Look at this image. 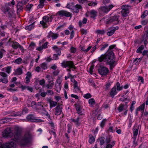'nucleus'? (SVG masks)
Returning a JSON list of instances; mask_svg holds the SVG:
<instances>
[{"instance_id":"0e129e2a","label":"nucleus","mask_w":148,"mask_h":148,"mask_svg":"<svg viewBox=\"0 0 148 148\" xmlns=\"http://www.w3.org/2000/svg\"><path fill=\"white\" fill-rule=\"evenodd\" d=\"M89 6H90L92 7L95 6L97 5V3L96 2H91L88 4Z\"/></svg>"},{"instance_id":"4468645a","label":"nucleus","mask_w":148,"mask_h":148,"mask_svg":"<svg viewBox=\"0 0 148 148\" xmlns=\"http://www.w3.org/2000/svg\"><path fill=\"white\" fill-rule=\"evenodd\" d=\"M62 108L61 106H57L55 109V114L57 115H60L62 112Z\"/></svg>"},{"instance_id":"c756f323","label":"nucleus","mask_w":148,"mask_h":148,"mask_svg":"<svg viewBox=\"0 0 148 148\" xmlns=\"http://www.w3.org/2000/svg\"><path fill=\"white\" fill-rule=\"evenodd\" d=\"M10 9V8L9 7L5 5L4 7L2 8V9L4 13H6L7 12L9 13Z\"/></svg>"},{"instance_id":"3c124183","label":"nucleus","mask_w":148,"mask_h":148,"mask_svg":"<svg viewBox=\"0 0 148 148\" xmlns=\"http://www.w3.org/2000/svg\"><path fill=\"white\" fill-rule=\"evenodd\" d=\"M50 107H54L57 104V102L53 101H49Z\"/></svg>"},{"instance_id":"79ce46f5","label":"nucleus","mask_w":148,"mask_h":148,"mask_svg":"<svg viewBox=\"0 0 148 148\" xmlns=\"http://www.w3.org/2000/svg\"><path fill=\"white\" fill-rule=\"evenodd\" d=\"M99 140L100 142V145H102L106 144L105 138L101 137L99 138Z\"/></svg>"},{"instance_id":"0eeeda50","label":"nucleus","mask_w":148,"mask_h":148,"mask_svg":"<svg viewBox=\"0 0 148 148\" xmlns=\"http://www.w3.org/2000/svg\"><path fill=\"white\" fill-rule=\"evenodd\" d=\"M119 16L118 15H115L111 17L110 19L108 21V23H113L114 24H117L119 22Z\"/></svg>"},{"instance_id":"7ed1b4c3","label":"nucleus","mask_w":148,"mask_h":148,"mask_svg":"<svg viewBox=\"0 0 148 148\" xmlns=\"http://www.w3.org/2000/svg\"><path fill=\"white\" fill-rule=\"evenodd\" d=\"M61 65L63 67H69V69H67L66 70L69 72H71V69L73 71H74L76 69V67L72 61H63L61 63Z\"/></svg>"},{"instance_id":"cd10ccee","label":"nucleus","mask_w":148,"mask_h":148,"mask_svg":"<svg viewBox=\"0 0 148 148\" xmlns=\"http://www.w3.org/2000/svg\"><path fill=\"white\" fill-rule=\"evenodd\" d=\"M23 5L20 2H18L17 5V10L18 12H20L23 8Z\"/></svg>"},{"instance_id":"473e14b6","label":"nucleus","mask_w":148,"mask_h":148,"mask_svg":"<svg viewBox=\"0 0 148 148\" xmlns=\"http://www.w3.org/2000/svg\"><path fill=\"white\" fill-rule=\"evenodd\" d=\"M87 21V19L86 18H84L82 22L81 21H79V25L80 27H81L82 26V24H85L86 23Z\"/></svg>"},{"instance_id":"a878e982","label":"nucleus","mask_w":148,"mask_h":148,"mask_svg":"<svg viewBox=\"0 0 148 148\" xmlns=\"http://www.w3.org/2000/svg\"><path fill=\"white\" fill-rule=\"evenodd\" d=\"M106 144L110 143L112 141H114L112 139V136H108L105 138Z\"/></svg>"},{"instance_id":"c85d7f7f","label":"nucleus","mask_w":148,"mask_h":148,"mask_svg":"<svg viewBox=\"0 0 148 148\" xmlns=\"http://www.w3.org/2000/svg\"><path fill=\"white\" fill-rule=\"evenodd\" d=\"M43 103L42 102H38L36 104V109H40L43 108Z\"/></svg>"},{"instance_id":"c9c22d12","label":"nucleus","mask_w":148,"mask_h":148,"mask_svg":"<svg viewBox=\"0 0 148 148\" xmlns=\"http://www.w3.org/2000/svg\"><path fill=\"white\" fill-rule=\"evenodd\" d=\"M41 70L43 71L46 69L47 68V65L45 63H43L40 65Z\"/></svg>"},{"instance_id":"338daca9","label":"nucleus","mask_w":148,"mask_h":148,"mask_svg":"<svg viewBox=\"0 0 148 148\" xmlns=\"http://www.w3.org/2000/svg\"><path fill=\"white\" fill-rule=\"evenodd\" d=\"M133 137L136 138L138 134V130H134L133 132Z\"/></svg>"},{"instance_id":"6e6552de","label":"nucleus","mask_w":148,"mask_h":148,"mask_svg":"<svg viewBox=\"0 0 148 148\" xmlns=\"http://www.w3.org/2000/svg\"><path fill=\"white\" fill-rule=\"evenodd\" d=\"M14 142L11 141L5 143L2 147L1 143L0 142V148H14Z\"/></svg>"},{"instance_id":"37998d69","label":"nucleus","mask_w":148,"mask_h":148,"mask_svg":"<svg viewBox=\"0 0 148 148\" xmlns=\"http://www.w3.org/2000/svg\"><path fill=\"white\" fill-rule=\"evenodd\" d=\"M15 1L14 0H12L11 1L9 2L8 3H6L5 5L9 7V6H12V7H13L14 5L15 4Z\"/></svg>"},{"instance_id":"dca6fc26","label":"nucleus","mask_w":148,"mask_h":148,"mask_svg":"<svg viewBox=\"0 0 148 148\" xmlns=\"http://www.w3.org/2000/svg\"><path fill=\"white\" fill-rule=\"evenodd\" d=\"M117 93L116 89V86H114V87L111 90L110 92V96L113 98Z\"/></svg>"},{"instance_id":"9d476101","label":"nucleus","mask_w":148,"mask_h":148,"mask_svg":"<svg viewBox=\"0 0 148 148\" xmlns=\"http://www.w3.org/2000/svg\"><path fill=\"white\" fill-rule=\"evenodd\" d=\"M114 6V5L112 4H110L108 6H103L100 7V10L103 12L107 13L113 8Z\"/></svg>"},{"instance_id":"20e7f679","label":"nucleus","mask_w":148,"mask_h":148,"mask_svg":"<svg viewBox=\"0 0 148 148\" xmlns=\"http://www.w3.org/2000/svg\"><path fill=\"white\" fill-rule=\"evenodd\" d=\"M99 73L103 76H105L107 75L109 72L108 69L103 66H101L98 69Z\"/></svg>"},{"instance_id":"39448f33","label":"nucleus","mask_w":148,"mask_h":148,"mask_svg":"<svg viewBox=\"0 0 148 148\" xmlns=\"http://www.w3.org/2000/svg\"><path fill=\"white\" fill-rule=\"evenodd\" d=\"M49 21V17L48 16H45L43 17L42 20L40 21V23L42 25L43 27L45 28L48 26Z\"/></svg>"},{"instance_id":"72a5a7b5","label":"nucleus","mask_w":148,"mask_h":148,"mask_svg":"<svg viewBox=\"0 0 148 148\" xmlns=\"http://www.w3.org/2000/svg\"><path fill=\"white\" fill-rule=\"evenodd\" d=\"M115 144L114 141H112L111 143H110L106 144L107 145L106 148H112L114 145Z\"/></svg>"},{"instance_id":"bf43d9fd","label":"nucleus","mask_w":148,"mask_h":148,"mask_svg":"<svg viewBox=\"0 0 148 148\" xmlns=\"http://www.w3.org/2000/svg\"><path fill=\"white\" fill-rule=\"evenodd\" d=\"M76 51V48L73 47H71L70 48V52L71 53H75Z\"/></svg>"},{"instance_id":"052dcab7","label":"nucleus","mask_w":148,"mask_h":148,"mask_svg":"<svg viewBox=\"0 0 148 148\" xmlns=\"http://www.w3.org/2000/svg\"><path fill=\"white\" fill-rule=\"evenodd\" d=\"M5 51L3 49H2L0 51V58H1L3 56V55L5 53Z\"/></svg>"},{"instance_id":"b1692460","label":"nucleus","mask_w":148,"mask_h":148,"mask_svg":"<svg viewBox=\"0 0 148 148\" xmlns=\"http://www.w3.org/2000/svg\"><path fill=\"white\" fill-rule=\"evenodd\" d=\"M47 42H46L45 43H44L41 47H40L36 48V50L39 51H40L41 50L45 49L47 48V45L48 44Z\"/></svg>"},{"instance_id":"7c9ffc66","label":"nucleus","mask_w":148,"mask_h":148,"mask_svg":"<svg viewBox=\"0 0 148 148\" xmlns=\"http://www.w3.org/2000/svg\"><path fill=\"white\" fill-rule=\"evenodd\" d=\"M34 23L30 25H29L25 27V29L26 30L28 31L31 30L32 29H34Z\"/></svg>"},{"instance_id":"6ab92c4d","label":"nucleus","mask_w":148,"mask_h":148,"mask_svg":"<svg viewBox=\"0 0 148 148\" xmlns=\"http://www.w3.org/2000/svg\"><path fill=\"white\" fill-rule=\"evenodd\" d=\"M23 128L18 125H16L9 126L5 130H22Z\"/></svg>"},{"instance_id":"6e6d98bb","label":"nucleus","mask_w":148,"mask_h":148,"mask_svg":"<svg viewBox=\"0 0 148 148\" xmlns=\"http://www.w3.org/2000/svg\"><path fill=\"white\" fill-rule=\"evenodd\" d=\"M148 14V11L147 10H145L143 14L141 16V18H144Z\"/></svg>"},{"instance_id":"4d7b16f0","label":"nucleus","mask_w":148,"mask_h":148,"mask_svg":"<svg viewBox=\"0 0 148 148\" xmlns=\"http://www.w3.org/2000/svg\"><path fill=\"white\" fill-rule=\"evenodd\" d=\"M22 61V59L20 58H19L15 60L14 62L18 64H20Z\"/></svg>"},{"instance_id":"f8f14e48","label":"nucleus","mask_w":148,"mask_h":148,"mask_svg":"<svg viewBox=\"0 0 148 148\" xmlns=\"http://www.w3.org/2000/svg\"><path fill=\"white\" fill-rule=\"evenodd\" d=\"M0 75L2 77V78H1L2 82L4 84H7L8 82L7 75L4 72H1Z\"/></svg>"},{"instance_id":"bb28decb","label":"nucleus","mask_w":148,"mask_h":148,"mask_svg":"<svg viewBox=\"0 0 148 148\" xmlns=\"http://www.w3.org/2000/svg\"><path fill=\"white\" fill-rule=\"evenodd\" d=\"M53 49L58 53V55H61V49L59 48L57 46H55L52 47Z\"/></svg>"},{"instance_id":"680f3d73","label":"nucleus","mask_w":148,"mask_h":148,"mask_svg":"<svg viewBox=\"0 0 148 148\" xmlns=\"http://www.w3.org/2000/svg\"><path fill=\"white\" fill-rule=\"evenodd\" d=\"M106 119H104L101 122L100 124V126L101 127V129L103 128L106 122Z\"/></svg>"},{"instance_id":"8fccbe9b","label":"nucleus","mask_w":148,"mask_h":148,"mask_svg":"<svg viewBox=\"0 0 148 148\" xmlns=\"http://www.w3.org/2000/svg\"><path fill=\"white\" fill-rule=\"evenodd\" d=\"M130 7L126 5H123L121 6V9L122 10H127L129 11V8Z\"/></svg>"},{"instance_id":"5fc2aeb1","label":"nucleus","mask_w":148,"mask_h":148,"mask_svg":"<svg viewBox=\"0 0 148 148\" xmlns=\"http://www.w3.org/2000/svg\"><path fill=\"white\" fill-rule=\"evenodd\" d=\"M89 103L92 106L95 103V100L94 99H90L88 101Z\"/></svg>"},{"instance_id":"de8ad7c7","label":"nucleus","mask_w":148,"mask_h":148,"mask_svg":"<svg viewBox=\"0 0 148 148\" xmlns=\"http://www.w3.org/2000/svg\"><path fill=\"white\" fill-rule=\"evenodd\" d=\"M35 47V44L33 42H31L29 46V49L31 50L34 49Z\"/></svg>"},{"instance_id":"2eb2a0df","label":"nucleus","mask_w":148,"mask_h":148,"mask_svg":"<svg viewBox=\"0 0 148 148\" xmlns=\"http://www.w3.org/2000/svg\"><path fill=\"white\" fill-rule=\"evenodd\" d=\"M13 119L12 117L5 118L3 119L0 120V125L4 124L10 121Z\"/></svg>"},{"instance_id":"69168bd1","label":"nucleus","mask_w":148,"mask_h":148,"mask_svg":"<svg viewBox=\"0 0 148 148\" xmlns=\"http://www.w3.org/2000/svg\"><path fill=\"white\" fill-rule=\"evenodd\" d=\"M112 83L111 82H108L106 84V90H108L110 87Z\"/></svg>"},{"instance_id":"49530a36","label":"nucleus","mask_w":148,"mask_h":148,"mask_svg":"<svg viewBox=\"0 0 148 148\" xmlns=\"http://www.w3.org/2000/svg\"><path fill=\"white\" fill-rule=\"evenodd\" d=\"M144 48V46L143 45H142L139 47L137 49L136 51V52L137 53H142V52L141 51L143 50Z\"/></svg>"},{"instance_id":"a211bd4d","label":"nucleus","mask_w":148,"mask_h":148,"mask_svg":"<svg viewBox=\"0 0 148 148\" xmlns=\"http://www.w3.org/2000/svg\"><path fill=\"white\" fill-rule=\"evenodd\" d=\"M82 9V7L81 5L77 4L74 5L72 10L75 13H77L79 12V10H80Z\"/></svg>"},{"instance_id":"a19ab883","label":"nucleus","mask_w":148,"mask_h":148,"mask_svg":"<svg viewBox=\"0 0 148 148\" xmlns=\"http://www.w3.org/2000/svg\"><path fill=\"white\" fill-rule=\"evenodd\" d=\"M115 30V28H112L111 30L108 31L107 33V35L109 36H112L114 33Z\"/></svg>"},{"instance_id":"09e8293b","label":"nucleus","mask_w":148,"mask_h":148,"mask_svg":"<svg viewBox=\"0 0 148 148\" xmlns=\"http://www.w3.org/2000/svg\"><path fill=\"white\" fill-rule=\"evenodd\" d=\"M96 33L97 34L103 35L105 34V31L104 30L98 29L96 31Z\"/></svg>"},{"instance_id":"a18cd8bd","label":"nucleus","mask_w":148,"mask_h":148,"mask_svg":"<svg viewBox=\"0 0 148 148\" xmlns=\"http://www.w3.org/2000/svg\"><path fill=\"white\" fill-rule=\"evenodd\" d=\"M129 12V11L127 10H122L121 11L122 15L124 17H126L128 15Z\"/></svg>"},{"instance_id":"c03bdc74","label":"nucleus","mask_w":148,"mask_h":148,"mask_svg":"<svg viewBox=\"0 0 148 148\" xmlns=\"http://www.w3.org/2000/svg\"><path fill=\"white\" fill-rule=\"evenodd\" d=\"M116 88L117 90L118 91H120L123 88V87L122 86H120V84L119 82H118L116 83Z\"/></svg>"},{"instance_id":"9b49d317","label":"nucleus","mask_w":148,"mask_h":148,"mask_svg":"<svg viewBox=\"0 0 148 148\" xmlns=\"http://www.w3.org/2000/svg\"><path fill=\"white\" fill-rule=\"evenodd\" d=\"M76 107V110L78 114L79 115H84V110L83 109L81 106L79 105H75Z\"/></svg>"},{"instance_id":"ea45409f","label":"nucleus","mask_w":148,"mask_h":148,"mask_svg":"<svg viewBox=\"0 0 148 148\" xmlns=\"http://www.w3.org/2000/svg\"><path fill=\"white\" fill-rule=\"evenodd\" d=\"M79 119L80 118L78 117L75 119H73L72 121L74 122L75 124L78 125H79L80 123Z\"/></svg>"},{"instance_id":"864d4df0","label":"nucleus","mask_w":148,"mask_h":148,"mask_svg":"<svg viewBox=\"0 0 148 148\" xmlns=\"http://www.w3.org/2000/svg\"><path fill=\"white\" fill-rule=\"evenodd\" d=\"M90 138L89 140V142L90 143H92L95 141V139L92 135L89 136Z\"/></svg>"},{"instance_id":"423d86ee","label":"nucleus","mask_w":148,"mask_h":148,"mask_svg":"<svg viewBox=\"0 0 148 148\" xmlns=\"http://www.w3.org/2000/svg\"><path fill=\"white\" fill-rule=\"evenodd\" d=\"M27 118L28 121L32 122H40L44 121L43 120L41 119H39L35 117L32 115H28L27 116Z\"/></svg>"},{"instance_id":"58836bf2","label":"nucleus","mask_w":148,"mask_h":148,"mask_svg":"<svg viewBox=\"0 0 148 148\" xmlns=\"http://www.w3.org/2000/svg\"><path fill=\"white\" fill-rule=\"evenodd\" d=\"M148 39V35H144L143 37V41H144V44L145 46L147 45L148 43L147 40Z\"/></svg>"},{"instance_id":"5701e85b","label":"nucleus","mask_w":148,"mask_h":148,"mask_svg":"<svg viewBox=\"0 0 148 148\" xmlns=\"http://www.w3.org/2000/svg\"><path fill=\"white\" fill-rule=\"evenodd\" d=\"M89 15L91 18H94L97 15V12L95 10H91L89 12Z\"/></svg>"},{"instance_id":"e2e57ef3","label":"nucleus","mask_w":148,"mask_h":148,"mask_svg":"<svg viewBox=\"0 0 148 148\" xmlns=\"http://www.w3.org/2000/svg\"><path fill=\"white\" fill-rule=\"evenodd\" d=\"M84 97L86 99H88L91 97V95L90 93H87L84 95Z\"/></svg>"},{"instance_id":"13d9d810","label":"nucleus","mask_w":148,"mask_h":148,"mask_svg":"<svg viewBox=\"0 0 148 148\" xmlns=\"http://www.w3.org/2000/svg\"><path fill=\"white\" fill-rule=\"evenodd\" d=\"M74 5L73 3H69L67 5L66 7L68 8L72 9Z\"/></svg>"},{"instance_id":"f03ea898","label":"nucleus","mask_w":148,"mask_h":148,"mask_svg":"<svg viewBox=\"0 0 148 148\" xmlns=\"http://www.w3.org/2000/svg\"><path fill=\"white\" fill-rule=\"evenodd\" d=\"M114 47V45L110 46L106 53L101 55L98 58L99 61L100 62H105L110 66H114L116 64L115 57L113 52L109 50L113 49Z\"/></svg>"},{"instance_id":"f3484780","label":"nucleus","mask_w":148,"mask_h":148,"mask_svg":"<svg viewBox=\"0 0 148 148\" xmlns=\"http://www.w3.org/2000/svg\"><path fill=\"white\" fill-rule=\"evenodd\" d=\"M25 81L27 84H29L32 77V74L29 72H28L26 74Z\"/></svg>"},{"instance_id":"2f4dec72","label":"nucleus","mask_w":148,"mask_h":148,"mask_svg":"<svg viewBox=\"0 0 148 148\" xmlns=\"http://www.w3.org/2000/svg\"><path fill=\"white\" fill-rule=\"evenodd\" d=\"M49 84L47 85L46 87L48 89H51L52 88L54 85V82L53 81H50L49 82Z\"/></svg>"},{"instance_id":"ddd939ff","label":"nucleus","mask_w":148,"mask_h":148,"mask_svg":"<svg viewBox=\"0 0 148 148\" xmlns=\"http://www.w3.org/2000/svg\"><path fill=\"white\" fill-rule=\"evenodd\" d=\"M58 35L57 33H53L51 31L49 32L47 36L48 38H51L52 40L56 39L58 37Z\"/></svg>"},{"instance_id":"f257e3e1","label":"nucleus","mask_w":148,"mask_h":148,"mask_svg":"<svg viewBox=\"0 0 148 148\" xmlns=\"http://www.w3.org/2000/svg\"><path fill=\"white\" fill-rule=\"evenodd\" d=\"M4 130L2 132V136L4 138L10 137L13 136V140L21 147L26 146L30 142L32 135L29 132L26 133L21 135L20 130Z\"/></svg>"},{"instance_id":"1a4fd4ad","label":"nucleus","mask_w":148,"mask_h":148,"mask_svg":"<svg viewBox=\"0 0 148 148\" xmlns=\"http://www.w3.org/2000/svg\"><path fill=\"white\" fill-rule=\"evenodd\" d=\"M71 15V13L68 12L64 10H61L58 11L56 14V16L58 17V16H70Z\"/></svg>"},{"instance_id":"603ef678","label":"nucleus","mask_w":148,"mask_h":148,"mask_svg":"<svg viewBox=\"0 0 148 148\" xmlns=\"http://www.w3.org/2000/svg\"><path fill=\"white\" fill-rule=\"evenodd\" d=\"M49 126L51 127V129L54 130L56 129V125L55 124L52 122H51L49 123Z\"/></svg>"},{"instance_id":"aec40b11","label":"nucleus","mask_w":148,"mask_h":148,"mask_svg":"<svg viewBox=\"0 0 148 148\" xmlns=\"http://www.w3.org/2000/svg\"><path fill=\"white\" fill-rule=\"evenodd\" d=\"M57 83L56 84L55 86L56 87V89L57 92H59L61 89L60 81L59 79H57L56 81Z\"/></svg>"},{"instance_id":"774afa93","label":"nucleus","mask_w":148,"mask_h":148,"mask_svg":"<svg viewBox=\"0 0 148 148\" xmlns=\"http://www.w3.org/2000/svg\"><path fill=\"white\" fill-rule=\"evenodd\" d=\"M36 104L35 101H32L31 103V106L34 108L36 109Z\"/></svg>"},{"instance_id":"e433bc0d","label":"nucleus","mask_w":148,"mask_h":148,"mask_svg":"<svg viewBox=\"0 0 148 148\" xmlns=\"http://www.w3.org/2000/svg\"><path fill=\"white\" fill-rule=\"evenodd\" d=\"M19 44L17 42H13L12 45V47L14 49H17L18 47Z\"/></svg>"},{"instance_id":"4be33fe9","label":"nucleus","mask_w":148,"mask_h":148,"mask_svg":"<svg viewBox=\"0 0 148 148\" xmlns=\"http://www.w3.org/2000/svg\"><path fill=\"white\" fill-rule=\"evenodd\" d=\"M23 73V72L22 69L20 67H18L15 71L13 74L16 75H20L22 74Z\"/></svg>"},{"instance_id":"f704fd0d","label":"nucleus","mask_w":148,"mask_h":148,"mask_svg":"<svg viewBox=\"0 0 148 148\" xmlns=\"http://www.w3.org/2000/svg\"><path fill=\"white\" fill-rule=\"evenodd\" d=\"M142 57H140L139 58H136L134 60V62H135V64L138 65L141 61L142 59Z\"/></svg>"},{"instance_id":"4c0bfd02","label":"nucleus","mask_w":148,"mask_h":148,"mask_svg":"<svg viewBox=\"0 0 148 148\" xmlns=\"http://www.w3.org/2000/svg\"><path fill=\"white\" fill-rule=\"evenodd\" d=\"M145 104L144 103H143L139 107H138L136 109L137 111H139L141 110L143 111V112L145 109Z\"/></svg>"},{"instance_id":"412c9836","label":"nucleus","mask_w":148,"mask_h":148,"mask_svg":"<svg viewBox=\"0 0 148 148\" xmlns=\"http://www.w3.org/2000/svg\"><path fill=\"white\" fill-rule=\"evenodd\" d=\"M2 71L6 72L8 74H10L12 71L11 66H9L3 68L2 69Z\"/></svg>"},{"instance_id":"393cba45","label":"nucleus","mask_w":148,"mask_h":148,"mask_svg":"<svg viewBox=\"0 0 148 148\" xmlns=\"http://www.w3.org/2000/svg\"><path fill=\"white\" fill-rule=\"evenodd\" d=\"M127 107V106H126L125 107V106L123 104L120 105L118 108V110L119 112H121L123 110L126 109Z\"/></svg>"}]
</instances>
